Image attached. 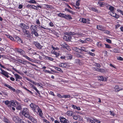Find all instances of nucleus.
I'll use <instances>...</instances> for the list:
<instances>
[{"instance_id": "8", "label": "nucleus", "mask_w": 123, "mask_h": 123, "mask_svg": "<svg viewBox=\"0 0 123 123\" xmlns=\"http://www.w3.org/2000/svg\"><path fill=\"white\" fill-rule=\"evenodd\" d=\"M0 69L1 71V72H0V73L4 75L7 78H8L9 77V76L8 75V73L3 70L1 68Z\"/></svg>"}, {"instance_id": "60", "label": "nucleus", "mask_w": 123, "mask_h": 123, "mask_svg": "<svg viewBox=\"0 0 123 123\" xmlns=\"http://www.w3.org/2000/svg\"><path fill=\"white\" fill-rule=\"evenodd\" d=\"M80 42H81L82 43H85L87 42L86 41V40H80Z\"/></svg>"}, {"instance_id": "59", "label": "nucleus", "mask_w": 123, "mask_h": 123, "mask_svg": "<svg viewBox=\"0 0 123 123\" xmlns=\"http://www.w3.org/2000/svg\"><path fill=\"white\" fill-rule=\"evenodd\" d=\"M117 59L118 60H123V58L121 57L120 56H118L117 58Z\"/></svg>"}, {"instance_id": "4", "label": "nucleus", "mask_w": 123, "mask_h": 123, "mask_svg": "<svg viewBox=\"0 0 123 123\" xmlns=\"http://www.w3.org/2000/svg\"><path fill=\"white\" fill-rule=\"evenodd\" d=\"M80 21L83 23L87 24H89L90 23V20L89 19L87 18L86 19L84 18H80Z\"/></svg>"}, {"instance_id": "62", "label": "nucleus", "mask_w": 123, "mask_h": 123, "mask_svg": "<svg viewBox=\"0 0 123 123\" xmlns=\"http://www.w3.org/2000/svg\"><path fill=\"white\" fill-rule=\"evenodd\" d=\"M25 36L27 37L28 38H30V35L29 33H28L27 34H26Z\"/></svg>"}, {"instance_id": "20", "label": "nucleus", "mask_w": 123, "mask_h": 123, "mask_svg": "<svg viewBox=\"0 0 123 123\" xmlns=\"http://www.w3.org/2000/svg\"><path fill=\"white\" fill-rule=\"evenodd\" d=\"M29 119L34 123H37V121L36 119L33 117L32 116L30 117V118H29Z\"/></svg>"}, {"instance_id": "5", "label": "nucleus", "mask_w": 123, "mask_h": 123, "mask_svg": "<svg viewBox=\"0 0 123 123\" xmlns=\"http://www.w3.org/2000/svg\"><path fill=\"white\" fill-rule=\"evenodd\" d=\"M71 37L69 35L67 34L64 36L63 39L65 41H70L71 38Z\"/></svg>"}, {"instance_id": "22", "label": "nucleus", "mask_w": 123, "mask_h": 123, "mask_svg": "<svg viewBox=\"0 0 123 123\" xmlns=\"http://www.w3.org/2000/svg\"><path fill=\"white\" fill-rule=\"evenodd\" d=\"M59 66L61 67L66 68L67 64L65 63H61L59 64Z\"/></svg>"}, {"instance_id": "38", "label": "nucleus", "mask_w": 123, "mask_h": 123, "mask_svg": "<svg viewBox=\"0 0 123 123\" xmlns=\"http://www.w3.org/2000/svg\"><path fill=\"white\" fill-rule=\"evenodd\" d=\"M65 15L64 14L60 13L58 14V16L64 18Z\"/></svg>"}, {"instance_id": "10", "label": "nucleus", "mask_w": 123, "mask_h": 123, "mask_svg": "<svg viewBox=\"0 0 123 123\" xmlns=\"http://www.w3.org/2000/svg\"><path fill=\"white\" fill-rule=\"evenodd\" d=\"M33 44H35L37 48L39 49H42L43 47V46H42L39 43L37 42H34Z\"/></svg>"}, {"instance_id": "33", "label": "nucleus", "mask_w": 123, "mask_h": 123, "mask_svg": "<svg viewBox=\"0 0 123 123\" xmlns=\"http://www.w3.org/2000/svg\"><path fill=\"white\" fill-rule=\"evenodd\" d=\"M72 57V55L70 54H68L66 56V58L67 59H71Z\"/></svg>"}, {"instance_id": "29", "label": "nucleus", "mask_w": 123, "mask_h": 123, "mask_svg": "<svg viewBox=\"0 0 123 123\" xmlns=\"http://www.w3.org/2000/svg\"><path fill=\"white\" fill-rule=\"evenodd\" d=\"M16 50L19 52L21 54L23 55L24 53V51L21 49H17Z\"/></svg>"}, {"instance_id": "12", "label": "nucleus", "mask_w": 123, "mask_h": 123, "mask_svg": "<svg viewBox=\"0 0 123 123\" xmlns=\"http://www.w3.org/2000/svg\"><path fill=\"white\" fill-rule=\"evenodd\" d=\"M98 79L101 81H105L107 80V79L108 78L107 77H104L103 76H100L98 77Z\"/></svg>"}, {"instance_id": "47", "label": "nucleus", "mask_w": 123, "mask_h": 123, "mask_svg": "<svg viewBox=\"0 0 123 123\" xmlns=\"http://www.w3.org/2000/svg\"><path fill=\"white\" fill-rule=\"evenodd\" d=\"M29 2L30 3L34 4L35 3L36 4V2L34 0H31L30 1H29Z\"/></svg>"}, {"instance_id": "39", "label": "nucleus", "mask_w": 123, "mask_h": 123, "mask_svg": "<svg viewBox=\"0 0 123 123\" xmlns=\"http://www.w3.org/2000/svg\"><path fill=\"white\" fill-rule=\"evenodd\" d=\"M55 68L56 70L60 71V72H61L62 73L63 72V71H62L60 68H58L57 67H55Z\"/></svg>"}, {"instance_id": "26", "label": "nucleus", "mask_w": 123, "mask_h": 123, "mask_svg": "<svg viewBox=\"0 0 123 123\" xmlns=\"http://www.w3.org/2000/svg\"><path fill=\"white\" fill-rule=\"evenodd\" d=\"M28 52L30 54H32L33 55L37 54L36 52H35L34 50L32 49L30 50H28Z\"/></svg>"}, {"instance_id": "53", "label": "nucleus", "mask_w": 123, "mask_h": 123, "mask_svg": "<svg viewBox=\"0 0 123 123\" xmlns=\"http://www.w3.org/2000/svg\"><path fill=\"white\" fill-rule=\"evenodd\" d=\"M88 54L92 56H94L95 55V54L94 53H93L92 52H89L88 50Z\"/></svg>"}, {"instance_id": "25", "label": "nucleus", "mask_w": 123, "mask_h": 123, "mask_svg": "<svg viewBox=\"0 0 123 123\" xmlns=\"http://www.w3.org/2000/svg\"><path fill=\"white\" fill-rule=\"evenodd\" d=\"M74 63L78 65H80L81 64V63L80 61L78 59H76L75 60Z\"/></svg>"}, {"instance_id": "28", "label": "nucleus", "mask_w": 123, "mask_h": 123, "mask_svg": "<svg viewBox=\"0 0 123 123\" xmlns=\"http://www.w3.org/2000/svg\"><path fill=\"white\" fill-rule=\"evenodd\" d=\"M66 114L68 116H73V114L72 113V112L70 111H68L66 113Z\"/></svg>"}, {"instance_id": "15", "label": "nucleus", "mask_w": 123, "mask_h": 123, "mask_svg": "<svg viewBox=\"0 0 123 123\" xmlns=\"http://www.w3.org/2000/svg\"><path fill=\"white\" fill-rule=\"evenodd\" d=\"M89 47H87L86 48H85L84 47H82L80 49L82 51H84L86 52H88V50L89 49H89L90 48Z\"/></svg>"}, {"instance_id": "55", "label": "nucleus", "mask_w": 123, "mask_h": 123, "mask_svg": "<svg viewBox=\"0 0 123 123\" xmlns=\"http://www.w3.org/2000/svg\"><path fill=\"white\" fill-rule=\"evenodd\" d=\"M110 6V5H109L107 3H106L104 2V6H105L107 7V8L108 9L109 7Z\"/></svg>"}, {"instance_id": "54", "label": "nucleus", "mask_w": 123, "mask_h": 123, "mask_svg": "<svg viewBox=\"0 0 123 123\" xmlns=\"http://www.w3.org/2000/svg\"><path fill=\"white\" fill-rule=\"evenodd\" d=\"M16 109L18 110H21L22 109L21 106L20 105L18 106L17 107Z\"/></svg>"}, {"instance_id": "17", "label": "nucleus", "mask_w": 123, "mask_h": 123, "mask_svg": "<svg viewBox=\"0 0 123 123\" xmlns=\"http://www.w3.org/2000/svg\"><path fill=\"white\" fill-rule=\"evenodd\" d=\"M97 4L98 6L100 7H104V2H101L100 1H98L97 2Z\"/></svg>"}, {"instance_id": "9", "label": "nucleus", "mask_w": 123, "mask_h": 123, "mask_svg": "<svg viewBox=\"0 0 123 123\" xmlns=\"http://www.w3.org/2000/svg\"><path fill=\"white\" fill-rule=\"evenodd\" d=\"M0 69L1 71V72H0V73L4 75L7 78H8L9 77V76L8 75V73L3 70L1 68Z\"/></svg>"}, {"instance_id": "45", "label": "nucleus", "mask_w": 123, "mask_h": 123, "mask_svg": "<svg viewBox=\"0 0 123 123\" xmlns=\"http://www.w3.org/2000/svg\"><path fill=\"white\" fill-rule=\"evenodd\" d=\"M79 116L78 115H74L73 114V116H72L73 117V119L75 120H77L78 119V116Z\"/></svg>"}, {"instance_id": "16", "label": "nucleus", "mask_w": 123, "mask_h": 123, "mask_svg": "<svg viewBox=\"0 0 123 123\" xmlns=\"http://www.w3.org/2000/svg\"><path fill=\"white\" fill-rule=\"evenodd\" d=\"M115 91L118 92L120 90H123V89L120 87L118 86H117L115 87Z\"/></svg>"}, {"instance_id": "36", "label": "nucleus", "mask_w": 123, "mask_h": 123, "mask_svg": "<svg viewBox=\"0 0 123 123\" xmlns=\"http://www.w3.org/2000/svg\"><path fill=\"white\" fill-rule=\"evenodd\" d=\"M90 9L91 10H92L95 12H98V10L97 9L94 7H92L90 8Z\"/></svg>"}, {"instance_id": "41", "label": "nucleus", "mask_w": 123, "mask_h": 123, "mask_svg": "<svg viewBox=\"0 0 123 123\" xmlns=\"http://www.w3.org/2000/svg\"><path fill=\"white\" fill-rule=\"evenodd\" d=\"M6 36L8 38H9L12 41H13L14 40L13 38L12 37V36H9V35H6Z\"/></svg>"}, {"instance_id": "21", "label": "nucleus", "mask_w": 123, "mask_h": 123, "mask_svg": "<svg viewBox=\"0 0 123 123\" xmlns=\"http://www.w3.org/2000/svg\"><path fill=\"white\" fill-rule=\"evenodd\" d=\"M97 29L99 30L102 31H103L104 29V27L101 25H97Z\"/></svg>"}, {"instance_id": "63", "label": "nucleus", "mask_w": 123, "mask_h": 123, "mask_svg": "<svg viewBox=\"0 0 123 123\" xmlns=\"http://www.w3.org/2000/svg\"><path fill=\"white\" fill-rule=\"evenodd\" d=\"M32 9H36L37 10L38 9V8H37V7L34 5H33V8Z\"/></svg>"}, {"instance_id": "40", "label": "nucleus", "mask_w": 123, "mask_h": 123, "mask_svg": "<svg viewBox=\"0 0 123 123\" xmlns=\"http://www.w3.org/2000/svg\"><path fill=\"white\" fill-rule=\"evenodd\" d=\"M45 58L51 61H53L54 60V59L52 57H49L48 56H46Z\"/></svg>"}, {"instance_id": "3", "label": "nucleus", "mask_w": 123, "mask_h": 123, "mask_svg": "<svg viewBox=\"0 0 123 123\" xmlns=\"http://www.w3.org/2000/svg\"><path fill=\"white\" fill-rule=\"evenodd\" d=\"M30 28L31 31V34H34L37 37L38 36V34L37 31V29L36 25L34 26L31 25Z\"/></svg>"}, {"instance_id": "19", "label": "nucleus", "mask_w": 123, "mask_h": 123, "mask_svg": "<svg viewBox=\"0 0 123 123\" xmlns=\"http://www.w3.org/2000/svg\"><path fill=\"white\" fill-rule=\"evenodd\" d=\"M22 115L25 116L26 118H28L29 119L30 117H31V116L30 115V114L29 112H28V113H26L25 114H23Z\"/></svg>"}, {"instance_id": "48", "label": "nucleus", "mask_w": 123, "mask_h": 123, "mask_svg": "<svg viewBox=\"0 0 123 123\" xmlns=\"http://www.w3.org/2000/svg\"><path fill=\"white\" fill-rule=\"evenodd\" d=\"M103 31H104V33L107 34H109L110 33V32L109 31L107 30H104V29Z\"/></svg>"}, {"instance_id": "51", "label": "nucleus", "mask_w": 123, "mask_h": 123, "mask_svg": "<svg viewBox=\"0 0 123 123\" xmlns=\"http://www.w3.org/2000/svg\"><path fill=\"white\" fill-rule=\"evenodd\" d=\"M63 98H70V96L69 95H63Z\"/></svg>"}, {"instance_id": "42", "label": "nucleus", "mask_w": 123, "mask_h": 123, "mask_svg": "<svg viewBox=\"0 0 123 123\" xmlns=\"http://www.w3.org/2000/svg\"><path fill=\"white\" fill-rule=\"evenodd\" d=\"M110 51L115 53H117L118 52V50L116 49H114L112 51L110 50Z\"/></svg>"}, {"instance_id": "7", "label": "nucleus", "mask_w": 123, "mask_h": 123, "mask_svg": "<svg viewBox=\"0 0 123 123\" xmlns=\"http://www.w3.org/2000/svg\"><path fill=\"white\" fill-rule=\"evenodd\" d=\"M20 119L18 116H14L13 117V120L16 123H18L20 121Z\"/></svg>"}, {"instance_id": "2", "label": "nucleus", "mask_w": 123, "mask_h": 123, "mask_svg": "<svg viewBox=\"0 0 123 123\" xmlns=\"http://www.w3.org/2000/svg\"><path fill=\"white\" fill-rule=\"evenodd\" d=\"M108 9L111 11L109 12H108L109 14V15L111 16L114 17L116 18H119V15L114 12V7L110 6Z\"/></svg>"}, {"instance_id": "46", "label": "nucleus", "mask_w": 123, "mask_h": 123, "mask_svg": "<svg viewBox=\"0 0 123 123\" xmlns=\"http://www.w3.org/2000/svg\"><path fill=\"white\" fill-rule=\"evenodd\" d=\"M97 45L99 47L103 46L102 44L100 42H97Z\"/></svg>"}, {"instance_id": "1", "label": "nucleus", "mask_w": 123, "mask_h": 123, "mask_svg": "<svg viewBox=\"0 0 123 123\" xmlns=\"http://www.w3.org/2000/svg\"><path fill=\"white\" fill-rule=\"evenodd\" d=\"M30 106L34 113L38 114V113L40 116H42V111L38 105L32 103L30 104Z\"/></svg>"}, {"instance_id": "11", "label": "nucleus", "mask_w": 123, "mask_h": 123, "mask_svg": "<svg viewBox=\"0 0 123 123\" xmlns=\"http://www.w3.org/2000/svg\"><path fill=\"white\" fill-rule=\"evenodd\" d=\"M36 23L38 25H39V26H40V27H39L40 28H43L44 29H48L49 30H51L49 28H48L47 27L45 28L42 26H41V25L40 26L39 25L40 24V23L38 19H37L36 21Z\"/></svg>"}, {"instance_id": "50", "label": "nucleus", "mask_w": 123, "mask_h": 123, "mask_svg": "<svg viewBox=\"0 0 123 123\" xmlns=\"http://www.w3.org/2000/svg\"><path fill=\"white\" fill-rule=\"evenodd\" d=\"M109 112L110 113V114L111 115L113 116L114 117L115 116V114L113 111H109Z\"/></svg>"}, {"instance_id": "24", "label": "nucleus", "mask_w": 123, "mask_h": 123, "mask_svg": "<svg viewBox=\"0 0 123 123\" xmlns=\"http://www.w3.org/2000/svg\"><path fill=\"white\" fill-rule=\"evenodd\" d=\"M61 46L63 48H66L68 50H70V49L68 47V45L66 44H62L61 45Z\"/></svg>"}, {"instance_id": "32", "label": "nucleus", "mask_w": 123, "mask_h": 123, "mask_svg": "<svg viewBox=\"0 0 123 123\" xmlns=\"http://www.w3.org/2000/svg\"><path fill=\"white\" fill-rule=\"evenodd\" d=\"M23 56L24 57H25L26 59H27L29 60L30 61H31V62H33V60L32 59H31V58H30V57H28L27 56H26L25 55H23Z\"/></svg>"}, {"instance_id": "52", "label": "nucleus", "mask_w": 123, "mask_h": 123, "mask_svg": "<svg viewBox=\"0 0 123 123\" xmlns=\"http://www.w3.org/2000/svg\"><path fill=\"white\" fill-rule=\"evenodd\" d=\"M105 44V47L106 48L110 49L111 48V46L109 45L108 44Z\"/></svg>"}, {"instance_id": "43", "label": "nucleus", "mask_w": 123, "mask_h": 123, "mask_svg": "<svg viewBox=\"0 0 123 123\" xmlns=\"http://www.w3.org/2000/svg\"><path fill=\"white\" fill-rule=\"evenodd\" d=\"M65 11H67L69 12H70V13H71V14H74V12L70 10H69V9H68L66 8L65 9Z\"/></svg>"}, {"instance_id": "6", "label": "nucleus", "mask_w": 123, "mask_h": 123, "mask_svg": "<svg viewBox=\"0 0 123 123\" xmlns=\"http://www.w3.org/2000/svg\"><path fill=\"white\" fill-rule=\"evenodd\" d=\"M19 26L22 28V29H29V27L27 25H25L23 23H21L19 25Z\"/></svg>"}, {"instance_id": "14", "label": "nucleus", "mask_w": 123, "mask_h": 123, "mask_svg": "<svg viewBox=\"0 0 123 123\" xmlns=\"http://www.w3.org/2000/svg\"><path fill=\"white\" fill-rule=\"evenodd\" d=\"M21 112L22 114H25L29 112V110L27 108H24L23 109V110L21 111Z\"/></svg>"}, {"instance_id": "23", "label": "nucleus", "mask_w": 123, "mask_h": 123, "mask_svg": "<svg viewBox=\"0 0 123 123\" xmlns=\"http://www.w3.org/2000/svg\"><path fill=\"white\" fill-rule=\"evenodd\" d=\"M64 18L69 20H70L72 19L71 16L69 15H66L65 14Z\"/></svg>"}, {"instance_id": "58", "label": "nucleus", "mask_w": 123, "mask_h": 123, "mask_svg": "<svg viewBox=\"0 0 123 123\" xmlns=\"http://www.w3.org/2000/svg\"><path fill=\"white\" fill-rule=\"evenodd\" d=\"M13 69L14 71H16L18 73H19V74H21V72H19L18 70H17L16 69H15V68H13Z\"/></svg>"}, {"instance_id": "35", "label": "nucleus", "mask_w": 123, "mask_h": 123, "mask_svg": "<svg viewBox=\"0 0 123 123\" xmlns=\"http://www.w3.org/2000/svg\"><path fill=\"white\" fill-rule=\"evenodd\" d=\"M4 103L6 105H8V107H10V106L9 105V104L10 103V101L8 100H6L5 101Z\"/></svg>"}, {"instance_id": "37", "label": "nucleus", "mask_w": 123, "mask_h": 123, "mask_svg": "<svg viewBox=\"0 0 123 123\" xmlns=\"http://www.w3.org/2000/svg\"><path fill=\"white\" fill-rule=\"evenodd\" d=\"M32 86L33 88L40 95L39 92L37 89L33 85H32Z\"/></svg>"}, {"instance_id": "13", "label": "nucleus", "mask_w": 123, "mask_h": 123, "mask_svg": "<svg viewBox=\"0 0 123 123\" xmlns=\"http://www.w3.org/2000/svg\"><path fill=\"white\" fill-rule=\"evenodd\" d=\"M60 121L62 123H67V120L63 117H60Z\"/></svg>"}, {"instance_id": "30", "label": "nucleus", "mask_w": 123, "mask_h": 123, "mask_svg": "<svg viewBox=\"0 0 123 123\" xmlns=\"http://www.w3.org/2000/svg\"><path fill=\"white\" fill-rule=\"evenodd\" d=\"M10 104L13 106H15L17 104V102L16 101H11L10 102Z\"/></svg>"}, {"instance_id": "61", "label": "nucleus", "mask_w": 123, "mask_h": 123, "mask_svg": "<svg viewBox=\"0 0 123 123\" xmlns=\"http://www.w3.org/2000/svg\"><path fill=\"white\" fill-rule=\"evenodd\" d=\"M106 41L109 43H111V40L109 39H106Z\"/></svg>"}, {"instance_id": "49", "label": "nucleus", "mask_w": 123, "mask_h": 123, "mask_svg": "<svg viewBox=\"0 0 123 123\" xmlns=\"http://www.w3.org/2000/svg\"><path fill=\"white\" fill-rule=\"evenodd\" d=\"M80 0H78L76 1V5L77 6H79L80 5Z\"/></svg>"}, {"instance_id": "18", "label": "nucleus", "mask_w": 123, "mask_h": 123, "mask_svg": "<svg viewBox=\"0 0 123 123\" xmlns=\"http://www.w3.org/2000/svg\"><path fill=\"white\" fill-rule=\"evenodd\" d=\"M14 75L15 77L16 81H19V80H18V79H20L22 78V77H20L19 75L17 74H14Z\"/></svg>"}, {"instance_id": "31", "label": "nucleus", "mask_w": 123, "mask_h": 123, "mask_svg": "<svg viewBox=\"0 0 123 123\" xmlns=\"http://www.w3.org/2000/svg\"><path fill=\"white\" fill-rule=\"evenodd\" d=\"M72 107L74 109H76L78 110H80L81 109L79 107H77L76 106L72 105Z\"/></svg>"}, {"instance_id": "27", "label": "nucleus", "mask_w": 123, "mask_h": 123, "mask_svg": "<svg viewBox=\"0 0 123 123\" xmlns=\"http://www.w3.org/2000/svg\"><path fill=\"white\" fill-rule=\"evenodd\" d=\"M22 31L24 33V35H25L29 33V31H28L24 29H22Z\"/></svg>"}, {"instance_id": "44", "label": "nucleus", "mask_w": 123, "mask_h": 123, "mask_svg": "<svg viewBox=\"0 0 123 123\" xmlns=\"http://www.w3.org/2000/svg\"><path fill=\"white\" fill-rule=\"evenodd\" d=\"M18 63L20 64V63H22L23 64H24V62H25L24 61H22V60H18Z\"/></svg>"}, {"instance_id": "64", "label": "nucleus", "mask_w": 123, "mask_h": 123, "mask_svg": "<svg viewBox=\"0 0 123 123\" xmlns=\"http://www.w3.org/2000/svg\"><path fill=\"white\" fill-rule=\"evenodd\" d=\"M55 53V55L56 57H57L59 56L60 54L59 53H57V52H56Z\"/></svg>"}, {"instance_id": "57", "label": "nucleus", "mask_w": 123, "mask_h": 123, "mask_svg": "<svg viewBox=\"0 0 123 123\" xmlns=\"http://www.w3.org/2000/svg\"><path fill=\"white\" fill-rule=\"evenodd\" d=\"M73 49L74 51L78 52L79 49H78L77 47H74L73 48Z\"/></svg>"}, {"instance_id": "56", "label": "nucleus", "mask_w": 123, "mask_h": 123, "mask_svg": "<svg viewBox=\"0 0 123 123\" xmlns=\"http://www.w3.org/2000/svg\"><path fill=\"white\" fill-rule=\"evenodd\" d=\"M88 121H89L91 123H96L93 120L90 118H89L88 119Z\"/></svg>"}, {"instance_id": "34", "label": "nucleus", "mask_w": 123, "mask_h": 123, "mask_svg": "<svg viewBox=\"0 0 123 123\" xmlns=\"http://www.w3.org/2000/svg\"><path fill=\"white\" fill-rule=\"evenodd\" d=\"M95 69L97 71H100L101 72H105V71L103 69H99L97 68H95Z\"/></svg>"}]
</instances>
